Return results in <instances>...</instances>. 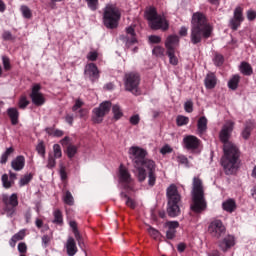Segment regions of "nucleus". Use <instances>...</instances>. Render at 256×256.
Listing matches in <instances>:
<instances>
[{
    "label": "nucleus",
    "instance_id": "nucleus-27",
    "mask_svg": "<svg viewBox=\"0 0 256 256\" xmlns=\"http://www.w3.org/2000/svg\"><path fill=\"white\" fill-rule=\"evenodd\" d=\"M25 239V230H20L18 233L12 236L10 239V245L15 247L17 245V241H23Z\"/></svg>",
    "mask_w": 256,
    "mask_h": 256
},
{
    "label": "nucleus",
    "instance_id": "nucleus-17",
    "mask_svg": "<svg viewBox=\"0 0 256 256\" xmlns=\"http://www.w3.org/2000/svg\"><path fill=\"white\" fill-rule=\"evenodd\" d=\"M234 245H235V237L231 235L226 236L222 241L219 242V248L224 253L229 251V249H231V247H233Z\"/></svg>",
    "mask_w": 256,
    "mask_h": 256
},
{
    "label": "nucleus",
    "instance_id": "nucleus-35",
    "mask_svg": "<svg viewBox=\"0 0 256 256\" xmlns=\"http://www.w3.org/2000/svg\"><path fill=\"white\" fill-rule=\"evenodd\" d=\"M167 55L169 57L170 65H178L179 64V59L177 58V56H175V50H168Z\"/></svg>",
    "mask_w": 256,
    "mask_h": 256
},
{
    "label": "nucleus",
    "instance_id": "nucleus-14",
    "mask_svg": "<svg viewBox=\"0 0 256 256\" xmlns=\"http://www.w3.org/2000/svg\"><path fill=\"white\" fill-rule=\"evenodd\" d=\"M183 143L185 149H187L188 151H195V149H199V144L201 143V141L196 136L188 135L184 137Z\"/></svg>",
    "mask_w": 256,
    "mask_h": 256
},
{
    "label": "nucleus",
    "instance_id": "nucleus-24",
    "mask_svg": "<svg viewBox=\"0 0 256 256\" xmlns=\"http://www.w3.org/2000/svg\"><path fill=\"white\" fill-rule=\"evenodd\" d=\"M69 225L73 230L74 237H75L76 241L78 242L79 247H83V245H85V244L83 243V238L81 237V234L79 233V230L77 229V222L70 221Z\"/></svg>",
    "mask_w": 256,
    "mask_h": 256
},
{
    "label": "nucleus",
    "instance_id": "nucleus-8",
    "mask_svg": "<svg viewBox=\"0 0 256 256\" xmlns=\"http://www.w3.org/2000/svg\"><path fill=\"white\" fill-rule=\"evenodd\" d=\"M111 111V102L104 101L99 107H96L92 111V121L93 123H103V119L105 115H107Z\"/></svg>",
    "mask_w": 256,
    "mask_h": 256
},
{
    "label": "nucleus",
    "instance_id": "nucleus-51",
    "mask_svg": "<svg viewBox=\"0 0 256 256\" xmlns=\"http://www.w3.org/2000/svg\"><path fill=\"white\" fill-rule=\"evenodd\" d=\"M155 181H157V176L155 175V172H148V184L150 187H153L155 185Z\"/></svg>",
    "mask_w": 256,
    "mask_h": 256
},
{
    "label": "nucleus",
    "instance_id": "nucleus-62",
    "mask_svg": "<svg viewBox=\"0 0 256 256\" xmlns=\"http://www.w3.org/2000/svg\"><path fill=\"white\" fill-rule=\"evenodd\" d=\"M99 55L97 54V52H89L87 55V60L88 61H97V57Z\"/></svg>",
    "mask_w": 256,
    "mask_h": 256
},
{
    "label": "nucleus",
    "instance_id": "nucleus-49",
    "mask_svg": "<svg viewBox=\"0 0 256 256\" xmlns=\"http://www.w3.org/2000/svg\"><path fill=\"white\" fill-rule=\"evenodd\" d=\"M36 151H37L38 155H41V157H43V159H45V144L43 143V141H40L37 144Z\"/></svg>",
    "mask_w": 256,
    "mask_h": 256
},
{
    "label": "nucleus",
    "instance_id": "nucleus-38",
    "mask_svg": "<svg viewBox=\"0 0 256 256\" xmlns=\"http://www.w3.org/2000/svg\"><path fill=\"white\" fill-rule=\"evenodd\" d=\"M63 201L66 205H74L75 200L73 198V194L70 191H66L65 195L63 196Z\"/></svg>",
    "mask_w": 256,
    "mask_h": 256
},
{
    "label": "nucleus",
    "instance_id": "nucleus-23",
    "mask_svg": "<svg viewBox=\"0 0 256 256\" xmlns=\"http://www.w3.org/2000/svg\"><path fill=\"white\" fill-rule=\"evenodd\" d=\"M11 167L14 171H21L23 167H25V157L24 156H17L11 162Z\"/></svg>",
    "mask_w": 256,
    "mask_h": 256
},
{
    "label": "nucleus",
    "instance_id": "nucleus-46",
    "mask_svg": "<svg viewBox=\"0 0 256 256\" xmlns=\"http://www.w3.org/2000/svg\"><path fill=\"white\" fill-rule=\"evenodd\" d=\"M176 123L178 127H183V125L189 123V117L180 115L176 118Z\"/></svg>",
    "mask_w": 256,
    "mask_h": 256
},
{
    "label": "nucleus",
    "instance_id": "nucleus-41",
    "mask_svg": "<svg viewBox=\"0 0 256 256\" xmlns=\"http://www.w3.org/2000/svg\"><path fill=\"white\" fill-rule=\"evenodd\" d=\"M147 231L152 239H159V237H161V232H159V230L153 228L152 226H148Z\"/></svg>",
    "mask_w": 256,
    "mask_h": 256
},
{
    "label": "nucleus",
    "instance_id": "nucleus-33",
    "mask_svg": "<svg viewBox=\"0 0 256 256\" xmlns=\"http://www.w3.org/2000/svg\"><path fill=\"white\" fill-rule=\"evenodd\" d=\"M135 168L138 171V175H137L138 181H140V183H143V181H145V179H147V172L141 166H135Z\"/></svg>",
    "mask_w": 256,
    "mask_h": 256
},
{
    "label": "nucleus",
    "instance_id": "nucleus-44",
    "mask_svg": "<svg viewBox=\"0 0 256 256\" xmlns=\"http://www.w3.org/2000/svg\"><path fill=\"white\" fill-rule=\"evenodd\" d=\"M91 11H97L99 9V0H85Z\"/></svg>",
    "mask_w": 256,
    "mask_h": 256
},
{
    "label": "nucleus",
    "instance_id": "nucleus-34",
    "mask_svg": "<svg viewBox=\"0 0 256 256\" xmlns=\"http://www.w3.org/2000/svg\"><path fill=\"white\" fill-rule=\"evenodd\" d=\"M251 131H253V124L247 123L242 131L243 139H249L251 137Z\"/></svg>",
    "mask_w": 256,
    "mask_h": 256
},
{
    "label": "nucleus",
    "instance_id": "nucleus-52",
    "mask_svg": "<svg viewBox=\"0 0 256 256\" xmlns=\"http://www.w3.org/2000/svg\"><path fill=\"white\" fill-rule=\"evenodd\" d=\"M186 113H193V101L188 100L184 103Z\"/></svg>",
    "mask_w": 256,
    "mask_h": 256
},
{
    "label": "nucleus",
    "instance_id": "nucleus-47",
    "mask_svg": "<svg viewBox=\"0 0 256 256\" xmlns=\"http://www.w3.org/2000/svg\"><path fill=\"white\" fill-rule=\"evenodd\" d=\"M20 11L25 19H31L32 13H31V9H29V7L23 5V6H21Z\"/></svg>",
    "mask_w": 256,
    "mask_h": 256
},
{
    "label": "nucleus",
    "instance_id": "nucleus-22",
    "mask_svg": "<svg viewBox=\"0 0 256 256\" xmlns=\"http://www.w3.org/2000/svg\"><path fill=\"white\" fill-rule=\"evenodd\" d=\"M204 84L206 89H215V85H217V77L214 73H209L206 75L204 79Z\"/></svg>",
    "mask_w": 256,
    "mask_h": 256
},
{
    "label": "nucleus",
    "instance_id": "nucleus-54",
    "mask_svg": "<svg viewBox=\"0 0 256 256\" xmlns=\"http://www.w3.org/2000/svg\"><path fill=\"white\" fill-rule=\"evenodd\" d=\"M214 63L217 65V67L223 65V55L216 54L214 57Z\"/></svg>",
    "mask_w": 256,
    "mask_h": 256
},
{
    "label": "nucleus",
    "instance_id": "nucleus-36",
    "mask_svg": "<svg viewBox=\"0 0 256 256\" xmlns=\"http://www.w3.org/2000/svg\"><path fill=\"white\" fill-rule=\"evenodd\" d=\"M13 151H15L13 149V147L6 149V151L2 154L1 159H0L1 165H5V163H7V160L9 159V155H11V153H13Z\"/></svg>",
    "mask_w": 256,
    "mask_h": 256
},
{
    "label": "nucleus",
    "instance_id": "nucleus-28",
    "mask_svg": "<svg viewBox=\"0 0 256 256\" xmlns=\"http://www.w3.org/2000/svg\"><path fill=\"white\" fill-rule=\"evenodd\" d=\"M239 81H241V77L237 74L232 76V78L228 81V87L232 91H236L237 87H239Z\"/></svg>",
    "mask_w": 256,
    "mask_h": 256
},
{
    "label": "nucleus",
    "instance_id": "nucleus-56",
    "mask_svg": "<svg viewBox=\"0 0 256 256\" xmlns=\"http://www.w3.org/2000/svg\"><path fill=\"white\" fill-rule=\"evenodd\" d=\"M140 121H141V118L139 117V114H136L130 117L131 125H139Z\"/></svg>",
    "mask_w": 256,
    "mask_h": 256
},
{
    "label": "nucleus",
    "instance_id": "nucleus-55",
    "mask_svg": "<svg viewBox=\"0 0 256 256\" xmlns=\"http://www.w3.org/2000/svg\"><path fill=\"white\" fill-rule=\"evenodd\" d=\"M2 38L4 39V41H13V39H15V37H13V34H11L10 31H5L2 34Z\"/></svg>",
    "mask_w": 256,
    "mask_h": 256
},
{
    "label": "nucleus",
    "instance_id": "nucleus-20",
    "mask_svg": "<svg viewBox=\"0 0 256 256\" xmlns=\"http://www.w3.org/2000/svg\"><path fill=\"white\" fill-rule=\"evenodd\" d=\"M179 45V36L170 35L167 37L165 47L167 51H175V47Z\"/></svg>",
    "mask_w": 256,
    "mask_h": 256
},
{
    "label": "nucleus",
    "instance_id": "nucleus-26",
    "mask_svg": "<svg viewBox=\"0 0 256 256\" xmlns=\"http://www.w3.org/2000/svg\"><path fill=\"white\" fill-rule=\"evenodd\" d=\"M197 128H198V133L200 135H203V133L207 131V118L205 116H202L199 118Z\"/></svg>",
    "mask_w": 256,
    "mask_h": 256
},
{
    "label": "nucleus",
    "instance_id": "nucleus-6",
    "mask_svg": "<svg viewBox=\"0 0 256 256\" xmlns=\"http://www.w3.org/2000/svg\"><path fill=\"white\" fill-rule=\"evenodd\" d=\"M145 17L148 21L150 29L155 31L162 29V31H167L169 29V22L163 15L157 14V9L150 7L145 11Z\"/></svg>",
    "mask_w": 256,
    "mask_h": 256
},
{
    "label": "nucleus",
    "instance_id": "nucleus-60",
    "mask_svg": "<svg viewBox=\"0 0 256 256\" xmlns=\"http://www.w3.org/2000/svg\"><path fill=\"white\" fill-rule=\"evenodd\" d=\"M49 243H51V236H49V235L42 236V245H43V247H48Z\"/></svg>",
    "mask_w": 256,
    "mask_h": 256
},
{
    "label": "nucleus",
    "instance_id": "nucleus-30",
    "mask_svg": "<svg viewBox=\"0 0 256 256\" xmlns=\"http://www.w3.org/2000/svg\"><path fill=\"white\" fill-rule=\"evenodd\" d=\"M46 133L50 135V137H63L65 134L63 130L55 129L53 127H48L45 129Z\"/></svg>",
    "mask_w": 256,
    "mask_h": 256
},
{
    "label": "nucleus",
    "instance_id": "nucleus-12",
    "mask_svg": "<svg viewBox=\"0 0 256 256\" xmlns=\"http://www.w3.org/2000/svg\"><path fill=\"white\" fill-rule=\"evenodd\" d=\"M39 91H41V85L36 84L33 86L32 92L30 94L32 103L37 107H41V105L45 104V97H43V94H41Z\"/></svg>",
    "mask_w": 256,
    "mask_h": 256
},
{
    "label": "nucleus",
    "instance_id": "nucleus-3",
    "mask_svg": "<svg viewBox=\"0 0 256 256\" xmlns=\"http://www.w3.org/2000/svg\"><path fill=\"white\" fill-rule=\"evenodd\" d=\"M192 204L191 211L194 213H203L207 209L205 200V191L203 190V181L199 177H194L192 182Z\"/></svg>",
    "mask_w": 256,
    "mask_h": 256
},
{
    "label": "nucleus",
    "instance_id": "nucleus-32",
    "mask_svg": "<svg viewBox=\"0 0 256 256\" xmlns=\"http://www.w3.org/2000/svg\"><path fill=\"white\" fill-rule=\"evenodd\" d=\"M112 112L114 115V119H116V121H118V119H121L123 117V110H121V106L120 105H114L112 107Z\"/></svg>",
    "mask_w": 256,
    "mask_h": 256
},
{
    "label": "nucleus",
    "instance_id": "nucleus-31",
    "mask_svg": "<svg viewBox=\"0 0 256 256\" xmlns=\"http://www.w3.org/2000/svg\"><path fill=\"white\" fill-rule=\"evenodd\" d=\"M143 165L144 167H146V169H148L149 173H155V169H156L155 161L144 158Z\"/></svg>",
    "mask_w": 256,
    "mask_h": 256
},
{
    "label": "nucleus",
    "instance_id": "nucleus-59",
    "mask_svg": "<svg viewBox=\"0 0 256 256\" xmlns=\"http://www.w3.org/2000/svg\"><path fill=\"white\" fill-rule=\"evenodd\" d=\"M2 61H3L5 71H9V69H11V63H10L9 59L7 57L3 56Z\"/></svg>",
    "mask_w": 256,
    "mask_h": 256
},
{
    "label": "nucleus",
    "instance_id": "nucleus-42",
    "mask_svg": "<svg viewBox=\"0 0 256 256\" xmlns=\"http://www.w3.org/2000/svg\"><path fill=\"white\" fill-rule=\"evenodd\" d=\"M53 153L55 159H61V157H63V152L61 151V146L59 144L53 145Z\"/></svg>",
    "mask_w": 256,
    "mask_h": 256
},
{
    "label": "nucleus",
    "instance_id": "nucleus-48",
    "mask_svg": "<svg viewBox=\"0 0 256 256\" xmlns=\"http://www.w3.org/2000/svg\"><path fill=\"white\" fill-rule=\"evenodd\" d=\"M55 165H57V162L55 161V157L53 154H48V159H47V169H54Z\"/></svg>",
    "mask_w": 256,
    "mask_h": 256
},
{
    "label": "nucleus",
    "instance_id": "nucleus-19",
    "mask_svg": "<svg viewBox=\"0 0 256 256\" xmlns=\"http://www.w3.org/2000/svg\"><path fill=\"white\" fill-rule=\"evenodd\" d=\"M66 253L68 256H75L77 255V243L75 242V239L73 237H68L66 244Z\"/></svg>",
    "mask_w": 256,
    "mask_h": 256
},
{
    "label": "nucleus",
    "instance_id": "nucleus-57",
    "mask_svg": "<svg viewBox=\"0 0 256 256\" xmlns=\"http://www.w3.org/2000/svg\"><path fill=\"white\" fill-rule=\"evenodd\" d=\"M172 152H173V148L170 147L169 145L163 146V147L161 148V150H160V153H161L162 155H167V153H172Z\"/></svg>",
    "mask_w": 256,
    "mask_h": 256
},
{
    "label": "nucleus",
    "instance_id": "nucleus-10",
    "mask_svg": "<svg viewBox=\"0 0 256 256\" xmlns=\"http://www.w3.org/2000/svg\"><path fill=\"white\" fill-rule=\"evenodd\" d=\"M128 153L135 167H143V161L145 160V157H147V150L139 146H132L129 148Z\"/></svg>",
    "mask_w": 256,
    "mask_h": 256
},
{
    "label": "nucleus",
    "instance_id": "nucleus-16",
    "mask_svg": "<svg viewBox=\"0 0 256 256\" xmlns=\"http://www.w3.org/2000/svg\"><path fill=\"white\" fill-rule=\"evenodd\" d=\"M84 73L86 77H89L90 81L95 82L99 79V68L95 63H90L85 66Z\"/></svg>",
    "mask_w": 256,
    "mask_h": 256
},
{
    "label": "nucleus",
    "instance_id": "nucleus-63",
    "mask_svg": "<svg viewBox=\"0 0 256 256\" xmlns=\"http://www.w3.org/2000/svg\"><path fill=\"white\" fill-rule=\"evenodd\" d=\"M176 233H177V230H171L168 228V230L166 232L167 239H175Z\"/></svg>",
    "mask_w": 256,
    "mask_h": 256
},
{
    "label": "nucleus",
    "instance_id": "nucleus-5",
    "mask_svg": "<svg viewBox=\"0 0 256 256\" xmlns=\"http://www.w3.org/2000/svg\"><path fill=\"white\" fill-rule=\"evenodd\" d=\"M121 21V10L115 4H107L104 7L103 23L106 29H117Z\"/></svg>",
    "mask_w": 256,
    "mask_h": 256
},
{
    "label": "nucleus",
    "instance_id": "nucleus-11",
    "mask_svg": "<svg viewBox=\"0 0 256 256\" xmlns=\"http://www.w3.org/2000/svg\"><path fill=\"white\" fill-rule=\"evenodd\" d=\"M208 233H210L212 237L219 239L221 235L225 234V226L223 225V222H221V220L212 221L208 226Z\"/></svg>",
    "mask_w": 256,
    "mask_h": 256
},
{
    "label": "nucleus",
    "instance_id": "nucleus-45",
    "mask_svg": "<svg viewBox=\"0 0 256 256\" xmlns=\"http://www.w3.org/2000/svg\"><path fill=\"white\" fill-rule=\"evenodd\" d=\"M176 161L177 163H179V165H184L185 167H189V159H187V157L185 155H178L176 157Z\"/></svg>",
    "mask_w": 256,
    "mask_h": 256
},
{
    "label": "nucleus",
    "instance_id": "nucleus-39",
    "mask_svg": "<svg viewBox=\"0 0 256 256\" xmlns=\"http://www.w3.org/2000/svg\"><path fill=\"white\" fill-rule=\"evenodd\" d=\"M53 216V223H57L58 225H61L63 223V214L61 213V210H55L53 212Z\"/></svg>",
    "mask_w": 256,
    "mask_h": 256
},
{
    "label": "nucleus",
    "instance_id": "nucleus-9",
    "mask_svg": "<svg viewBox=\"0 0 256 256\" xmlns=\"http://www.w3.org/2000/svg\"><path fill=\"white\" fill-rule=\"evenodd\" d=\"M2 202L4 203V212L6 213L7 217H13L15 215V207L19 205V199L17 197V194L7 195L4 194L2 196Z\"/></svg>",
    "mask_w": 256,
    "mask_h": 256
},
{
    "label": "nucleus",
    "instance_id": "nucleus-29",
    "mask_svg": "<svg viewBox=\"0 0 256 256\" xmlns=\"http://www.w3.org/2000/svg\"><path fill=\"white\" fill-rule=\"evenodd\" d=\"M240 72L243 74V75H253V68L250 66L249 63L247 62H242L241 65H240Z\"/></svg>",
    "mask_w": 256,
    "mask_h": 256
},
{
    "label": "nucleus",
    "instance_id": "nucleus-13",
    "mask_svg": "<svg viewBox=\"0 0 256 256\" xmlns=\"http://www.w3.org/2000/svg\"><path fill=\"white\" fill-rule=\"evenodd\" d=\"M241 23H243V8H241V6H238L234 10V16L230 20L229 27H231L233 31H237Z\"/></svg>",
    "mask_w": 256,
    "mask_h": 256
},
{
    "label": "nucleus",
    "instance_id": "nucleus-7",
    "mask_svg": "<svg viewBox=\"0 0 256 256\" xmlns=\"http://www.w3.org/2000/svg\"><path fill=\"white\" fill-rule=\"evenodd\" d=\"M141 84V75L138 72H127L124 75V87L133 95H141L139 85Z\"/></svg>",
    "mask_w": 256,
    "mask_h": 256
},
{
    "label": "nucleus",
    "instance_id": "nucleus-37",
    "mask_svg": "<svg viewBox=\"0 0 256 256\" xmlns=\"http://www.w3.org/2000/svg\"><path fill=\"white\" fill-rule=\"evenodd\" d=\"M2 185L5 189H11L13 187V180H9V175H2Z\"/></svg>",
    "mask_w": 256,
    "mask_h": 256
},
{
    "label": "nucleus",
    "instance_id": "nucleus-18",
    "mask_svg": "<svg viewBox=\"0 0 256 256\" xmlns=\"http://www.w3.org/2000/svg\"><path fill=\"white\" fill-rule=\"evenodd\" d=\"M119 181L120 183H124L125 185H129L133 181L131 178V174L129 173V170L125 168V166L120 165L119 169Z\"/></svg>",
    "mask_w": 256,
    "mask_h": 256
},
{
    "label": "nucleus",
    "instance_id": "nucleus-43",
    "mask_svg": "<svg viewBox=\"0 0 256 256\" xmlns=\"http://www.w3.org/2000/svg\"><path fill=\"white\" fill-rule=\"evenodd\" d=\"M33 179V175L32 174H26L24 175L20 181H19V185L20 187H25V185H28L29 182Z\"/></svg>",
    "mask_w": 256,
    "mask_h": 256
},
{
    "label": "nucleus",
    "instance_id": "nucleus-15",
    "mask_svg": "<svg viewBox=\"0 0 256 256\" xmlns=\"http://www.w3.org/2000/svg\"><path fill=\"white\" fill-rule=\"evenodd\" d=\"M122 41L126 44V47H131L137 43V37L135 36V28L129 26L126 28V36H121Z\"/></svg>",
    "mask_w": 256,
    "mask_h": 256
},
{
    "label": "nucleus",
    "instance_id": "nucleus-61",
    "mask_svg": "<svg viewBox=\"0 0 256 256\" xmlns=\"http://www.w3.org/2000/svg\"><path fill=\"white\" fill-rule=\"evenodd\" d=\"M27 105H29V100H27L26 97H22L19 101V107L20 109H25V107H27Z\"/></svg>",
    "mask_w": 256,
    "mask_h": 256
},
{
    "label": "nucleus",
    "instance_id": "nucleus-58",
    "mask_svg": "<svg viewBox=\"0 0 256 256\" xmlns=\"http://www.w3.org/2000/svg\"><path fill=\"white\" fill-rule=\"evenodd\" d=\"M168 229L175 231L177 228H179V222L177 221H170L167 223Z\"/></svg>",
    "mask_w": 256,
    "mask_h": 256
},
{
    "label": "nucleus",
    "instance_id": "nucleus-21",
    "mask_svg": "<svg viewBox=\"0 0 256 256\" xmlns=\"http://www.w3.org/2000/svg\"><path fill=\"white\" fill-rule=\"evenodd\" d=\"M222 209L227 213H233L237 209V202L235 199L229 198L222 203Z\"/></svg>",
    "mask_w": 256,
    "mask_h": 256
},
{
    "label": "nucleus",
    "instance_id": "nucleus-53",
    "mask_svg": "<svg viewBox=\"0 0 256 256\" xmlns=\"http://www.w3.org/2000/svg\"><path fill=\"white\" fill-rule=\"evenodd\" d=\"M82 105H84L83 101H81L80 99L76 100L74 106L72 107V111L74 113H77V111L81 109Z\"/></svg>",
    "mask_w": 256,
    "mask_h": 256
},
{
    "label": "nucleus",
    "instance_id": "nucleus-1",
    "mask_svg": "<svg viewBox=\"0 0 256 256\" xmlns=\"http://www.w3.org/2000/svg\"><path fill=\"white\" fill-rule=\"evenodd\" d=\"M235 129V122L228 120L226 121L220 132L219 139L223 143L224 155L221 158V165L226 175H233L237 171V161H239V147L235 143L229 141L231 139V133Z\"/></svg>",
    "mask_w": 256,
    "mask_h": 256
},
{
    "label": "nucleus",
    "instance_id": "nucleus-2",
    "mask_svg": "<svg viewBox=\"0 0 256 256\" xmlns=\"http://www.w3.org/2000/svg\"><path fill=\"white\" fill-rule=\"evenodd\" d=\"M213 33V26L207 23V16L202 12H196L191 19L190 41L193 45L201 43L203 39H209Z\"/></svg>",
    "mask_w": 256,
    "mask_h": 256
},
{
    "label": "nucleus",
    "instance_id": "nucleus-64",
    "mask_svg": "<svg viewBox=\"0 0 256 256\" xmlns=\"http://www.w3.org/2000/svg\"><path fill=\"white\" fill-rule=\"evenodd\" d=\"M247 19L249 21H253L256 19V12L254 10H248L247 12Z\"/></svg>",
    "mask_w": 256,
    "mask_h": 256
},
{
    "label": "nucleus",
    "instance_id": "nucleus-25",
    "mask_svg": "<svg viewBox=\"0 0 256 256\" xmlns=\"http://www.w3.org/2000/svg\"><path fill=\"white\" fill-rule=\"evenodd\" d=\"M7 113L12 125H17V123H19V110H17V108H9Z\"/></svg>",
    "mask_w": 256,
    "mask_h": 256
},
{
    "label": "nucleus",
    "instance_id": "nucleus-40",
    "mask_svg": "<svg viewBox=\"0 0 256 256\" xmlns=\"http://www.w3.org/2000/svg\"><path fill=\"white\" fill-rule=\"evenodd\" d=\"M67 156L69 159H73L75 155H77V146L75 145H68L67 150H66Z\"/></svg>",
    "mask_w": 256,
    "mask_h": 256
},
{
    "label": "nucleus",
    "instance_id": "nucleus-4",
    "mask_svg": "<svg viewBox=\"0 0 256 256\" xmlns=\"http://www.w3.org/2000/svg\"><path fill=\"white\" fill-rule=\"evenodd\" d=\"M166 195L168 199L167 213L169 217H178L181 213V208H179L181 195L177 190V186L175 184L170 185L166 190Z\"/></svg>",
    "mask_w": 256,
    "mask_h": 256
},
{
    "label": "nucleus",
    "instance_id": "nucleus-50",
    "mask_svg": "<svg viewBox=\"0 0 256 256\" xmlns=\"http://www.w3.org/2000/svg\"><path fill=\"white\" fill-rule=\"evenodd\" d=\"M153 55H156V57H163L164 53H165V49L161 46H156L153 51H152Z\"/></svg>",
    "mask_w": 256,
    "mask_h": 256
}]
</instances>
